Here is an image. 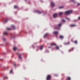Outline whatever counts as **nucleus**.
Instances as JSON below:
<instances>
[{
	"label": "nucleus",
	"mask_w": 80,
	"mask_h": 80,
	"mask_svg": "<svg viewBox=\"0 0 80 80\" xmlns=\"http://www.w3.org/2000/svg\"><path fill=\"white\" fill-rule=\"evenodd\" d=\"M72 12V10L67 11L65 12V14L66 15H68L71 13Z\"/></svg>",
	"instance_id": "f257e3e1"
},
{
	"label": "nucleus",
	"mask_w": 80,
	"mask_h": 80,
	"mask_svg": "<svg viewBox=\"0 0 80 80\" xmlns=\"http://www.w3.org/2000/svg\"><path fill=\"white\" fill-rule=\"evenodd\" d=\"M51 78V76L50 75H48V77H47V80H50V79Z\"/></svg>",
	"instance_id": "f03ea898"
},
{
	"label": "nucleus",
	"mask_w": 80,
	"mask_h": 80,
	"mask_svg": "<svg viewBox=\"0 0 80 80\" xmlns=\"http://www.w3.org/2000/svg\"><path fill=\"white\" fill-rule=\"evenodd\" d=\"M51 6L52 7H54L55 6V4L53 2H51Z\"/></svg>",
	"instance_id": "7ed1b4c3"
},
{
	"label": "nucleus",
	"mask_w": 80,
	"mask_h": 80,
	"mask_svg": "<svg viewBox=\"0 0 80 80\" xmlns=\"http://www.w3.org/2000/svg\"><path fill=\"white\" fill-rule=\"evenodd\" d=\"M58 32H53V34L54 35H58Z\"/></svg>",
	"instance_id": "20e7f679"
},
{
	"label": "nucleus",
	"mask_w": 80,
	"mask_h": 80,
	"mask_svg": "<svg viewBox=\"0 0 80 80\" xmlns=\"http://www.w3.org/2000/svg\"><path fill=\"white\" fill-rule=\"evenodd\" d=\"M35 12H36L38 13H42L41 12H40L38 10H36V11H35Z\"/></svg>",
	"instance_id": "39448f33"
},
{
	"label": "nucleus",
	"mask_w": 80,
	"mask_h": 80,
	"mask_svg": "<svg viewBox=\"0 0 80 80\" xmlns=\"http://www.w3.org/2000/svg\"><path fill=\"white\" fill-rule=\"evenodd\" d=\"M19 55V58L20 59H22V54H18Z\"/></svg>",
	"instance_id": "423d86ee"
},
{
	"label": "nucleus",
	"mask_w": 80,
	"mask_h": 80,
	"mask_svg": "<svg viewBox=\"0 0 80 80\" xmlns=\"http://www.w3.org/2000/svg\"><path fill=\"white\" fill-rule=\"evenodd\" d=\"M50 45H51V46H55V45H56V44L53 43H51V44H50Z\"/></svg>",
	"instance_id": "0eeeda50"
},
{
	"label": "nucleus",
	"mask_w": 80,
	"mask_h": 80,
	"mask_svg": "<svg viewBox=\"0 0 80 80\" xmlns=\"http://www.w3.org/2000/svg\"><path fill=\"white\" fill-rule=\"evenodd\" d=\"M58 16L57 14H55L54 15H53V17H54V18H55L56 17H57Z\"/></svg>",
	"instance_id": "6e6552de"
},
{
	"label": "nucleus",
	"mask_w": 80,
	"mask_h": 80,
	"mask_svg": "<svg viewBox=\"0 0 80 80\" xmlns=\"http://www.w3.org/2000/svg\"><path fill=\"white\" fill-rule=\"evenodd\" d=\"M59 38H61V39H62V38H64V37L63 36L60 35L59 36Z\"/></svg>",
	"instance_id": "1a4fd4ad"
},
{
	"label": "nucleus",
	"mask_w": 80,
	"mask_h": 80,
	"mask_svg": "<svg viewBox=\"0 0 80 80\" xmlns=\"http://www.w3.org/2000/svg\"><path fill=\"white\" fill-rule=\"evenodd\" d=\"M43 48V46L42 45V46H41V47H40V49L41 50H42Z\"/></svg>",
	"instance_id": "9d476101"
},
{
	"label": "nucleus",
	"mask_w": 80,
	"mask_h": 80,
	"mask_svg": "<svg viewBox=\"0 0 80 80\" xmlns=\"http://www.w3.org/2000/svg\"><path fill=\"white\" fill-rule=\"evenodd\" d=\"M70 44L69 42H68L67 43H65L64 44L65 45H68Z\"/></svg>",
	"instance_id": "9b49d317"
},
{
	"label": "nucleus",
	"mask_w": 80,
	"mask_h": 80,
	"mask_svg": "<svg viewBox=\"0 0 80 80\" xmlns=\"http://www.w3.org/2000/svg\"><path fill=\"white\" fill-rule=\"evenodd\" d=\"M4 35H8V33L6 32H4Z\"/></svg>",
	"instance_id": "f8f14e48"
},
{
	"label": "nucleus",
	"mask_w": 80,
	"mask_h": 80,
	"mask_svg": "<svg viewBox=\"0 0 80 80\" xmlns=\"http://www.w3.org/2000/svg\"><path fill=\"white\" fill-rule=\"evenodd\" d=\"M56 49L57 50H59V47L58 46H56Z\"/></svg>",
	"instance_id": "ddd939ff"
},
{
	"label": "nucleus",
	"mask_w": 80,
	"mask_h": 80,
	"mask_svg": "<svg viewBox=\"0 0 80 80\" xmlns=\"http://www.w3.org/2000/svg\"><path fill=\"white\" fill-rule=\"evenodd\" d=\"M73 49H74V48H72L71 49L69 50V52H70L71 51H72L73 50Z\"/></svg>",
	"instance_id": "4468645a"
},
{
	"label": "nucleus",
	"mask_w": 80,
	"mask_h": 80,
	"mask_svg": "<svg viewBox=\"0 0 80 80\" xmlns=\"http://www.w3.org/2000/svg\"><path fill=\"white\" fill-rule=\"evenodd\" d=\"M17 49L18 50V48H17L15 47V48H13V50H14V51H15Z\"/></svg>",
	"instance_id": "2eb2a0df"
},
{
	"label": "nucleus",
	"mask_w": 80,
	"mask_h": 80,
	"mask_svg": "<svg viewBox=\"0 0 80 80\" xmlns=\"http://www.w3.org/2000/svg\"><path fill=\"white\" fill-rule=\"evenodd\" d=\"M8 18L6 19L4 22L5 23H6V22H8Z\"/></svg>",
	"instance_id": "dca6fc26"
},
{
	"label": "nucleus",
	"mask_w": 80,
	"mask_h": 80,
	"mask_svg": "<svg viewBox=\"0 0 80 80\" xmlns=\"http://www.w3.org/2000/svg\"><path fill=\"white\" fill-rule=\"evenodd\" d=\"M12 28H13L14 29H15V26L14 25H12Z\"/></svg>",
	"instance_id": "f3484780"
},
{
	"label": "nucleus",
	"mask_w": 80,
	"mask_h": 80,
	"mask_svg": "<svg viewBox=\"0 0 80 80\" xmlns=\"http://www.w3.org/2000/svg\"><path fill=\"white\" fill-rule=\"evenodd\" d=\"M68 80H71V78L69 77H68L67 78Z\"/></svg>",
	"instance_id": "a211bd4d"
},
{
	"label": "nucleus",
	"mask_w": 80,
	"mask_h": 80,
	"mask_svg": "<svg viewBox=\"0 0 80 80\" xmlns=\"http://www.w3.org/2000/svg\"><path fill=\"white\" fill-rule=\"evenodd\" d=\"M63 13L62 12H61L59 13V15L61 16V15Z\"/></svg>",
	"instance_id": "6ab92c4d"
},
{
	"label": "nucleus",
	"mask_w": 80,
	"mask_h": 80,
	"mask_svg": "<svg viewBox=\"0 0 80 80\" xmlns=\"http://www.w3.org/2000/svg\"><path fill=\"white\" fill-rule=\"evenodd\" d=\"M70 27H74V26H75V24H72L70 25Z\"/></svg>",
	"instance_id": "aec40b11"
},
{
	"label": "nucleus",
	"mask_w": 80,
	"mask_h": 80,
	"mask_svg": "<svg viewBox=\"0 0 80 80\" xmlns=\"http://www.w3.org/2000/svg\"><path fill=\"white\" fill-rule=\"evenodd\" d=\"M63 8V6H61V7H59V9H61V8Z\"/></svg>",
	"instance_id": "412c9836"
},
{
	"label": "nucleus",
	"mask_w": 80,
	"mask_h": 80,
	"mask_svg": "<svg viewBox=\"0 0 80 80\" xmlns=\"http://www.w3.org/2000/svg\"><path fill=\"white\" fill-rule=\"evenodd\" d=\"M48 35V34H45V35H44V38H45L46 37V36H47V35Z\"/></svg>",
	"instance_id": "4be33fe9"
},
{
	"label": "nucleus",
	"mask_w": 80,
	"mask_h": 80,
	"mask_svg": "<svg viewBox=\"0 0 80 80\" xmlns=\"http://www.w3.org/2000/svg\"><path fill=\"white\" fill-rule=\"evenodd\" d=\"M62 25V23L59 24H58V26H59V27H61Z\"/></svg>",
	"instance_id": "5701e85b"
},
{
	"label": "nucleus",
	"mask_w": 80,
	"mask_h": 80,
	"mask_svg": "<svg viewBox=\"0 0 80 80\" xmlns=\"http://www.w3.org/2000/svg\"><path fill=\"white\" fill-rule=\"evenodd\" d=\"M18 8V7L17 6H14V8Z\"/></svg>",
	"instance_id": "b1692460"
},
{
	"label": "nucleus",
	"mask_w": 80,
	"mask_h": 80,
	"mask_svg": "<svg viewBox=\"0 0 80 80\" xmlns=\"http://www.w3.org/2000/svg\"><path fill=\"white\" fill-rule=\"evenodd\" d=\"M74 43L75 44H77V41H75L74 42Z\"/></svg>",
	"instance_id": "393cba45"
},
{
	"label": "nucleus",
	"mask_w": 80,
	"mask_h": 80,
	"mask_svg": "<svg viewBox=\"0 0 80 80\" xmlns=\"http://www.w3.org/2000/svg\"><path fill=\"white\" fill-rule=\"evenodd\" d=\"M66 19H67V20H70V19L69 18H66Z\"/></svg>",
	"instance_id": "a878e982"
},
{
	"label": "nucleus",
	"mask_w": 80,
	"mask_h": 80,
	"mask_svg": "<svg viewBox=\"0 0 80 80\" xmlns=\"http://www.w3.org/2000/svg\"><path fill=\"white\" fill-rule=\"evenodd\" d=\"M10 72L11 73H12V70H10Z\"/></svg>",
	"instance_id": "bb28decb"
},
{
	"label": "nucleus",
	"mask_w": 80,
	"mask_h": 80,
	"mask_svg": "<svg viewBox=\"0 0 80 80\" xmlns=\"http://www.w3.org/2000/svg\"><path fill=\"white\" fill-rule=\"evenodd\" d=\"M62 22H65V20H63V19H62Z\"/></svg>",
	"instance_id": "cd10ccee"
},
{
	"label": "nucleus",
	"mask_w": 80,
	"mask_h": 80,
	"mask_svg": "<svg viewBox=\"0 0 80 80\" xmlns=\"http://www.w3.org/2000/svg\"><path fill=\"white\" fill-rule=\"evenodd\" d=\"M78 20H80V17H78Z\"/></svg>",
	"instance_id": "c85d7f7f"
},
{
	"label": "nucleus",
	"mask_w": 80,
	"mask_h": 80,
	"mask_svg": "<svg viewBox=\"0 0 80 80\" xmlns=\"http://www.w3.org/2000/svg\"><path fill=\"white\" fill-rule=\"evenodd\" d=\"M4 78L5 79V78H6V79H8V77H4Z\"/></svg>",
	"instance_id": "c756f323"
},
{
	"label": "nucleus",
	"mask_w": 80,
	"mask_h": 80,
	"mask_svg": "<svg viewBox=\"0 0 80 80\" xmlns=\"http://www.w3.org/2000/svg\"><path fill=\"white\" fill-rule=\"evenodd\" d=\"M77 5H78V6L80 5V3H78Z\"/></svg>",
	"instance_id": "7c9ffc66"
},
{
	"label": "nucleus",
	"mask_w": 80,
	"mask_h": 80,
	"mask_svg": "<svg viewBox=\"0 0 80 80\" xmlns=\"http://www.w3.org/2000/svg\"><path fill=\"white\" fill-rule=\"evenodd\" d=\"M14 66H15V67H16V64H14Z\"/></svg>",
	"instance_id": "2f4dec72"
},
{
	"label": "nucleus",
	"mask_w": 80,
	"mask_h": 80,
	"mask_svg": "<svg viewBox=\"0 0 80 80\" xmlns=\"http://www.w3.org/2000/svg\"><path fill=\"white\" fill-rule=\"evenodd\" d=\"M7 30H11V29L10 28H7Z\"/></svg>",
	"instance_id": "473e14b6"
},
{
	"label": "nucleus",
	"mask_w": 80,
	"mask_h": 80,
	"mask_svg": "<svg viewBox=\"0 0 80 80\" xmlns=\"http://www.w3.org/2000/svg\"><path fill=\"white\" fill-rule=\"evenodd\" d=\"M57 28V29H59V28Z\"/></svg>",
	"instance_id": "72a5a7b5"
},
{
	"label": "nucleus",
	"mask_w": 80,
	"mask_h": 80,
	"mask_svg": "<svg viewBox=\"0 0 80 80\" xmlns=\"http://www.w3.org/2000/svg\"><path fill=\"white\" fill-rule=\"evenodd\" d=\"M5 38L3 39V41H5Z\"/></svg>",
	"instance_id": "f704fd0d"
},
{
	"label": "nucleus",
	"mask_w": 80,
	"mask_h": 80,
	"mask_svg": "<svg viewBox=\"0 0 80 80\" xmlns=\"http://www.w3.org/2000/svg\"><path fill=\"white\" fill-rule=\"evenodd\" d=\"M74 0H73V1H72V2H74Z\"/></svg>",
	"instance_id": "c9c22d12"
},
{
	"label": "nucleus",
	"mask_w": 80,
	"mask_h": 80,
	"mask_svg": "<svg viewBox=\"0 0 80 80\" xmlns=\"http://www.w3.org/2000/svg\"><path fill=\"white\" fill-rule=\"evenodd\" d=\"M19 54L18 53H16V54Z\"/></svg>",
	"instance_id": "e433bc0d"
},
{
	"label": "nucleus",
	"mask_w": 80,
	"mask_h": 80,
	"mask_svg": "<svg viewBox=\"0 0 80 80\" xmlns=\"http://www.w3.org/2000/svg\"><path fill=\"white\" fill-rule=\"evenodd\" d=\"M26 1H27V0H25Z\"/></svg>",
	"instance_id": "4c0bfd02"
}]
</instances>
